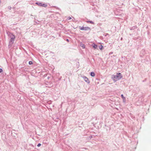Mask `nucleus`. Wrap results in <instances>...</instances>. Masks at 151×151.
Returning <instances> with one entry per match:
<instances>
[{
    "label": "nucleus",
    "instance_id": "nucleus-1",
    "mask_svg": "<svg viewBox=\"0 0 151 151\" xmlns=\"http://www.w3.org/2000/svg\"><path fill=\"white\" fill-rule=\"evenodd\" d=\"M113 79L116 81L119 80L122 77V75L120 73H117L116 75H113Z\"/></svg>",
    "mask_w": 151,
    "mask_h": 151
},
{
    "label": "nucleus",
    "instance_id": "nucleus-2",
    "mask_svg": "<svg viewBox=\"0 0 151 151\" xmlns=\"http://www.w3.org/2000/svg\"><path fill=\"white\" fill-rule=\"evenodd\" d=\"M36 4H37L39 6H40L44 7H46L47 6V5L45 4H43L37 2L36 3Z\"/></svg>",
    "mask_w": 151,
    "mask_h": 151
},
{
    "label": "nucleus",
    "instance_id": "nucleus-3",
    "mask_svg": "<svg viewBox=\"0 0 151 151\" xmlns=\"http://www.w3.org/2000/svg\"><path fill=\"white\" fill-rule=\"evenodd\" d=\"M80 29L81 30H86L88 29H89V28L88 27H85L84 28L83 27H79Z\"/></svg>",
    "mask_w": 151,
    "mask_h": 151
},
{
    "label": "nucleus",
    "instance_id": "nucleus-4",
    "mask_svg": "<svg viewBox=\"0 0 151 151\" xmlns=\"http://www.w3.org/2000/svg\"><path fill=\"white\" fill-rule=\"evenodd\" d=\"M83 79L86 82H87L88 83H89V81L88 78H87L86 77H84Z\"/></svg>",
    "mask_w": 151,
    "mask_h": 151
},
{
    "label": "nucleus",
    "instance_id": "nucleus-5",
    "mask_svg": "<svg viewBox=\"0 0 151 151\" xmlns=\"http://www.w3.org/2000/svg\"><path fill=\"white\" fill-rule=\"evenodd\" d=\"M91 75L92 76L94 77L95 76V74L94 72H92L91 73Z\"/></svg>",
    "mask_w": 151,
    "mask_h": 151
},
{
    "label": "nucleus",
    "instance_id": "nucleus-6",
    "mask_svg": "<svg viewBox=\"0 0 151 151\" xmlns=\"http://www.w3.org/2000/svg\"><path fill=\"white\" fill-rule=\"evenodd\" d=\"M15 38V37L14 36L12 38H11L10 39V41L11 42H12L14 40V39Z\"/></svg>",
    "mask_w": 151,
    "mask_h": 151
},
{
    "label": "nucleus",
    "instance_id": "nucleus-7",
    "mask_svg": "<svg viewBox=\"0 0 151 151\" xmlns=\"http://www.w3.org/2000/svg\"><path fill=\"white\" fill-rule=\"evenodd\" d=\"M121 97L124 100H125V98L124 96L123 95V94H122L121 95Z\"/></svg>",
    "mask_w": 151,
    "mask_h": 151
},
{
    "label": "nucleus",
    "instance_id": "nucleus-8",
    "mask_svg": "<svg viewBox=\"0 0 151 151\" xmlns=\"http://www.w3.org/2000/svg\"><path fill=\"white\" fill-rule=\"evenodd\" d=\"M87 23H90L91 24H94V23L92 21H87Z\"/></svg>",
    "mask_w": 151,
    "mask_h": 151
},
{
    "label": "nucleus",
    "instance_id": "nucleus-9",
    "mask_svg": "<svg viewBox=\"0 0 151 151\" xmlns=\"http://www.w3.org/2000/svg\"><path fill=\"white\" fill-rule=\"evenodd\" d=\"M93 47L95 49H96L97 48V46L96 45L94 44L93 46Z\"/></svg>",
    "mask_w": 151,
    "mask_h": 151
},
{
    "label": "nucleus",
    "instance_id": "nucleus-10",
    "mask_svg": "<svg viewBox=\"0 0 151 151\" xmlns=\"http://www.w3.org/2000/svg\"><path fill=\"white\" fill-rule=\"evenodd\" d=\"M103 47L102 45H101L100 46H99V48L100 50H102L103 48Z\"/></svg>",
    "mask_w": 151,
    "mask_h": 151
},
{
    "label": "nucleus",
    "instance_id": "nucleus-11",
    "mask_svg": "<svg viewBox=\"0 0 151 151\" xmlns=\"http://www.w3.org/2000/svg\"><path fill=\"white\" fill-rule=\"evenodd\" d=\"M81 46L83 48H85V45H81Z\"/></svg>",
    "mask_w": 151,
    "mask_h": 151
},
{
    "label": "nucleus",
    "instance_id": "nucleus-12",
    "mask_svg": "<svg viewBox=\"0 0 151 151\" xmlns=\"http://www.w3.org/2000/svg\"><path fill=\"white\" fill-rule=\"evenodd\" d=\"M29 64L30 65H31L32 64V62L31 61H30L29 62Z\"/></svg>",
    "mask_w": 151,
    "mask_h": 151
},
{
    "label": "nucleus",
    "instance_id": "nucleus-13",
    "mask_svg": "<svg viewBox=\"0 0 151 151\" xmlns=\"http://www.w3.org/2000/svg\"><path fill=\"white\" fill-rule=\"evenodd\" d=\"M3 71L2 70L1 68H0V73H2Z\"/></svg>",
    "mask_w": 151,
    "mask_h": 151
},
{
    "label": "nucleus",
    "instance_id": "nucleus-14",
    "mask_svg": "<svg viewBox=\"0 0 151 151\" xmlns=\"http://www.w3.org/2000/svg\"><path fill=\"white\" fill-rule=\"evenodd\" d=\"M71 19V17H68V20H70V19Z\"/></svg>",
    "mask_w": 151,
    "mask_h": 151
},
{
    "label": "nucleus",
    "instance_id": "nucleus-15",
    "mask_svg": "<svg viewBox=\"0 0 151 151\" xmlns=\"http://www.w3.org/2000/svg\"><path fill=\"white\" fill-rule=\"evenodd\" d=\"M41 145L39 143V144H38L37 145V146L38 147H40L41 146Z\"/></svg>",
    "mask_w": 151,
    "mask_h": 151
},
{
    "label": "nucleus",
    "instance_id": "nucleus-16",
    "mask_svg": "<svg viewBox=\"0 0 151 151\" xmlns=\"http://www.w3.org/2000/svg\"><path fill=\"white\" fill-rule=\"evenodd\" d=\"M66 41H67V42H69V40H68V39H66Z\"/></svg>",
    "mask_w": 151,
    "mask_h": 151
}]
</instances>
